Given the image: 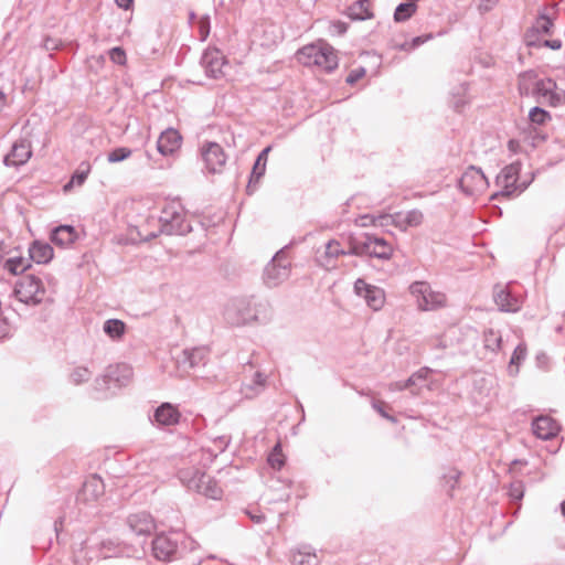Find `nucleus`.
Wrapping results in <instances>:
<instances>
[{"label": "nucleus", "instance_id": "cd10ccee", "mask_svg": "<svg viewBox=\"0 0 565 565\" xmlns=\"http://www.w3.org/2000/svg\"><path fill=\"white\" fill-rule=\"evenodd\" d=\"M77 237V232L71 225H60L51 233L52 243L61 247L75 243Z\"/></svg>", "mask_w": 565, "mask_h": 565}, {"label": "nucleus", "instance_id": "6ab92c4d", "mask_svg": "<svg viewBox=\"0 0 565 565\" xmlns=\"http://www.w3.org/2000/svg\"><path fill=\"white\" fill-rule=\"evenodd\" d=\"M558 423L547 415L537 416L532 422L533 434L543 440H548L557 436L559 433Z\"/></svg>", "mask_w": 565, "mask_h": 565}, {"label": "nucleus", "instance_id": "aec40b11", "mask_svg": "<svg viewBox=\"0 0 565 565\" xmlns=\"http://www.w3.org/2000/svg\"><path fill=\"white\" fill-rule=\"evenodd\" d=\"M366 249H317L315 259L318 266L326 270H331L337 267V259L340 255H360L361 252Z\"/></svg>", "mask_w": 565, "mask_h": 565}, {"label": "nucleus", "instance_id": "393cba45", "mask_svg": "<svg viewBox=\"0 0 565 565\" xmlns=\"http://www.w3.org/2000/svg\"><path fill=\"white\" fill-rule=\"evenodd\" d=\"M105 493V484L103 479L93 475L83 483L79 495L85 501H95Z\"/></svg>", "mask_w": 565, "mask_h": 565}, {"label": "nucleus", "instance_id": "5701e85b", "mask_svg": "<svg viewBox=\"0 0 565 565\" xmlns=\"http://www.w3.org/2000/svg\"><path fill=\"white\" fill-rule=\"evenodd\" d=\"M31 154L29 142L20 140L13 143L11 151L4 157V163L8 167L22 166L30 159Z\"/></svg>", "mask_w": 565, "mask_h": 565}, {"label": "nucleus", "instance_id": "a878e982", "mask_svg": "<svg viewBox=\"0 0 565 565\" xmlns=\"http://www.w3.org/2000/svg\"><path fill=\"white\" fill-rule=\"evenodd\" d=\"M182 355L181 363H188L190 367L194 369L205 365L210 351L205 347H196L183 350Z\"/></svg>", "mask_w": 565, "mask_h": 565}, {"label": "nucleus", "instance_id": "f8f14e48", "mask_svg": "<svg viewBox=\"0 0 565 565\" xmlns=\"http://www.w3.org/2000/svg\"><path fill=\"white\" fill-rule=\"evenodd\" d=\"M513 281L508 284H495L492 290V297L498 309L502 312H516L522 307L521 297L514 295L511 290Z\"/></svg>", "mask_w": 565, "mask_h": 565}, {"label": "nucleus", "instance_id": "58836bf2", "mask_svg": "<svg viewBox=\"0 0 565 565\" xmlns=\"http://www.w3.org/2000/svg\"><path fill=\"white\" fill-rule=\"evenodd\" d=\"M551 119H552L551 114L539 106L531 108V110L529 113V120L533 125L542 126V125L546 124L547 121H550Z\"/></svg>", "mask_w": 565, "mask_h": 565}, {"label": "nucleus", "instance_id": "7ed1b4c3", "mask_svg": "<svg viewBox=\"0 0 565 565\" xmlns=\"http://www.w3.org/2000/svg\"><path fill=\"white\" fill-rule=\"evenodd\" d=\"M297 58L305 66H317L327 73L338 67L333 47L323 42L305 45L297 52Z\"/></svg>", "mask_w": 565, "mask_h": 565}, {"label": "nucleus", "instance_id": "09e8293b", "mask_svg": "<svg viewBox=\"0 0 565 565\" xmlns=\"http://www.w3.org/2000/svg\"><path fill=\"white\" fill-rule=\"evenodd\" d=\"M393 218H394V228H397L401 232H405L408 228L404 212L394 213Z\"/></svg>", "mask_w": 565, "mask_h": 565}, {"label": "nucleus", "instance_id": "c03bdc74", "mask_svg": "<svg viewBox=\"0 0 565 565\" xmlns=\"http://www.w3.org/2000/svg\"><path fill=\"white\" fill-rule=\"evenodd\" d=\"M408 227L418 226L423 222V213L419 210L404 212Z\"/></svg>", "mask_w": 565, "mask_h": 565}, {"label": "nucleus", "instance_id": "6e6552de", "mask_svg": "<svg viewBox=\"0 0 565 565\" xmlns=\"http://www.w3.org/2000/svg\"><path fill=\"white\" fill-rule=\"evenodd\" d=\"M14 295L19 301L35 306L44 300L45 289L39 277L26 275L17 281Z\"/></svg>", "mask_w": 565, "mask_h": 565}, {"label": "nucleus", "instance_id": "bb28decb", "mask_svg": "<svg viewBox=\"0 0 565 565\" xmlns=\"http://www.w3.org/2000/svg\"><path fill=\"white\" fill-rule=\"evenodd\" d=\"M382 245L387 246L391 245L383 236L379 235L375 232H363L353 236L350 241L349 247H370L371 245Z\"/></svg>", "mask_w": 565, "mask_h": 565}, {"label": "nucleus", "instance_id": "4468645a", "mask_svg": "<svg viewBox=\"0 0 565 565\" xmlns=\"http://www.w3.org/2000/svg\"><path fill=\"white\" fill-rule=\"evenodd\" d=\"M354 291L359 297H362L366 305L374 311L382 309L385 303L384 290L377 286L367 284L362 278L355 280Z\"/></svg>", "mask_w": 565, "mask_h": 565}, {"label": "nucleus", "instance_id": "7c9ffc66", "mask_svg": "<svg viewBox=\"0 0 565 565\" xmlns=\"http://www.w3.org/2000/svg\"><path fill=\"white\" fill-rule=\"evenodd\" d=\"M291 562L294 565H319L318 555L311 551L310 546H303L292 553Z\"/></svg>", "mask_w": 565, "mask_h": 565}, {"label": "nucleus", "instance_id": "dca6fc26", "mask_svg": "<svg viewBox=\"0 0 565 565\" xmlns=\"http://www.w3.org/2000/svg\"><path fill=\"white\" fill-rule=\"evenodd\" d=\"M99 553L104 558L131 557L138 553V548L135 544L126 543L117 539H108L100 543Z\"/></svg>", "mask_w": 565, "mask_h": 565}, {"label": "nucleus", "instance_id": "4be33fe9", "mask_svg": "<svg viewBox=\"0 0 565 565\" xmlns=\"http://www.w3.org/2000/svg\"><path fill=\"white\" fill-rule=\"evenodd\" d=\"M201 64L205 74L212 78H220L223 75L224 57L217 50L205 51L201 57Z\"/></svg>", "mask_w": 565, "mask_h": 565}, {"label": "nucleus", "instance_id": "6e6d98bb", "mask_svg": "<svg viewBox=\"0 0 565 565\" xmlns=\"http://www.w3.org/2000/svg\"><path fill=\"white\" fill-rule=\"evenodd\" d=\"M548 47L552 50H559L562 47V41L561 40H542L541 47Z\"/></svg>", "mask_w": 565, "mask_h": 565}, {"label": "nucleus", "instance_id": "de8ad7c7", "mask_svg": "<svg viewBox=\"0 0 565 565\" xmlns=\"http://www.w3.org/2000/svg\"><path fill=\"white\" fill-rule=\"evenodd\" d=\"M365 73H366V71L364 67H358V68L352 70L347 77V83L350 85L355 84L356 82H359L361 78H363L365 76Z\"/></svg>", "mask_w": 565, "mask_h": 565}, {"label": "nucleus", "instance_id": "37998d69", "mask_svg": "<svg viewBox=\"0 0 565 565\" xmlns=\"http://www.w3.org/2000/svg\"><path fill=\"white\" fill-rule=\"evenodd\" d=\"M461 472L455 468L449 469V471L445 475H443V480L445 484L448 487V493L451 494V491L455 490L457 487L459 479H460Z\"/></svg>", "mask_w": 565, "mask_h": 565}, {"label": "nucleus", "instance_id": "4c0bfd02", "mask_svg": "<svg viewBox=\"0 0 565 565\" xmlns=\"http://www.w3.org/2000/svg\"><path fill=\"white\" fill-rule=\"evenodd\" d=\"M28 257L31 262H35L36 264H46L54 256V249H26Z\"/></svg>", "mask_w": 565, "mask_h": 565}, {"label": "nucleus", "instance_id": "052dcab7", "mask_svg": "<svg viewBox=\"0 0 565 565\" xmlns=\"http://www.w3.org/2000/svg\"><path fill=\"white\" fill-rule=\"evenodd\" d=\"M253 382H254V384H255L258 388L264 387L265 382H266V376H265L263 373H260V372H256V373L254 374Z\"/></svg>", "mask_w": 565, "mask_h": 565}, {"label": "nucleus", "instance_id": "680f3d73", "mask_svg": "<svg viewBox=\"0 0 565 565\" xmlns=\"http://www.w3.org/2000/svg\"><path fill=\"white\" fill-rule=\"evenodd\" d=\"M268 462L271 467L280 469L284 466V460L276 457L275 454H270L268 457Z\"/></svg>", "mask_w": 565, "mask_h": 565}, {"label": "nucleus", "instance_id": "c85d7f7f", "mask_svg": "<svg viewBox=\"0 0 565 565\" xmlns=\"http://www.w3.org/2000/svg\"><path fill=\"white\" fill-rule=\"evenodd\" d=\"M519 171L520 166L512 163L503 168L502 171L498 174L497 182L507 190V193H511L516 189L515 183L518 180Z\"/></svg>", "mask_w": 565, "mask_h": 565}, {"label": "nucleus", "instance_id": "473e14b6", "mask_svg": "<svg viewBox=\"0 0 565 565\" xmlns=\"http://www.w3.org/2000/svg\"><path fill=\"white\" fill-rule=\"evenodd\" d=\"M30 267V258L24 256H13L4 263V268L12 275L23 274Z\"/></svg>", "mask_w": 565, "mask_h": 565}, {"label": "nucleus", "instance_id": "5fc2aeb1", "mask_svg": "<svg viewBox=\"0 0 565 565\" xmlns=\"http://www.w3.org/2000/svg\"><path fill=\"white\" fill-rule=\"evenodd\" d=\"M373 408L384 418L388 419L392 423H396V418L388 413H386L380 402L373 403Z\"/></svg>", "mask_w": 565, "mask_h": 565}, {"label": "nucleus", "instance_id": "a18cd8bd", "mask_svg": "<svg viewBox=\"0 0 565 565\" xmlns=\"http://www.w3.org/2000/svg\"><path fill=\"white\" fill-rule=\"evenodd\" d=\"M430 38H431L430 34L416 36L411 42L403 43L399 46V50L412 51V50L418 47L419 45L424 44L425 42H427Z\"/></svg>", "mask_w": 565, "mask_h": 565}, {"label": "nucleus", "instance_id": "0e129e2a", "mask_svg": "<svg viewBox=\"0 0 565 565\" xmlns=\"http://www.w3.org/2000/svg\"><path fill=\"white\" fill-rule=\"evenodd\" d=\"M44 47H45L46 50H56V49L58 47V43H57V41H56V40H54V39H46V40L44 41Z\"/></svg>", "mask_w": 565, "mask_h": 565}, {"label": "nucleus", "instance_id": "ea45409f", "mask_svg": "<svg viewBox=\"0 0 565 565\" xmlns=\"http://www.w3.org/2000/svg\"><path fill=\"white\" fill-rule=\"evenodd\" d=\"M524 489L523 481L514 479L509 486L508 495L512 501H521L524 497Z\"/></svg>", "mask_w": 565, "mask_h": 565}, {"label": "nucleus", "instance_id": "9d476101", "mask_svg": "<svg viewBox=\"0 0 565 565\" xmlns=\"http://www.w3.org/2000/svg\"><path fill=\"white\" fill-rule=\"evenodd\" d=\"M489 186L488 179L480 168L470 166L459 179V188L470 196L483 193Z\"/></svg>", "mask_w": 565, "mask_h": 565}, {"label": "nucleus", "instance_id": "8fccbe9b", "mask_svg": "<svg viewBox=\"0 0 565 565\" xmlns=\"http://www.w3.org/2000/svg\"><path fill=\"white\" fill-rule=\"evenodd\" d=\"M110 58L117 64H124L126 62V53L120 47H114L110 51Z\"/></svg>", "mask_w": 565, "mask_h": 565}, {"label": "nucleus", "instance_id": "c9c22d12", "mask_svg": "<svg viewBox=\"0 0 565 565\" xmlns=\"http://www.w3.org/2000/svg\"><path fill=\"white\" fill-rule=\"evenodd\" d=\"M417 6L414 2H403L399 3L394 12V20L396 22H404L413 17L416 12Z\"/></svg>", "mask_w": 565, "mask_h": 565}, {"label": "nucleus", "instance_id": "603ef678", "mask_svg": "<svg viewBox=\"0 0 565 565\" xmlns=\"http://www.w3.org/2000/svg\"><path fill=\"white\" fill-rule=\"evenodd\" d=\"M246 514L256 524H262L266 519L265 514L258 510H255V511L246 510Z\"/></svg>", "mask_w": 565, "mask_h": 565}, {"label": "nucleus", "instance_id": "2eb2a0df", "mask_svg": "<svg viewBox=\"0 0 565 565\" xmlns=\"http://www.w3.org/2000/svg\"><path fill=\"white\" fill-rule=\"evenodd\" d=\"M126 523L130 532L138 537H148L156 530V522L152 515L146 511L128 515Z\"/></svg>", "mask_w": 565, "mask_h": 565}, {"label": "nucleus", "instance_id": "1a4fd4ad", "mask_svg": "<svg viewBox=\"0 0 565 565\" xmlns=\"http://www.w3.org/2000/svg\"><path fill=\"white\" fill-rule=\"evenodd\" d=\"M132 377V369L126 364L120 363L107 367L105 374L95 380V388L98 391L109 390L114 387L126 386Z\"/></svg>", "mask_w": 565, "mask_h": 565}, {"label": "nucleus", "instance_id": "0eeeda50", "mask_svg": "<svg viewBox=\"0 0 565 565\" xmlns=\"http://www.w3.org/2000/svg\"><path fill=\"white\" fill-rule=\"evenodd\" d=\"M408 290L420 311L436 310L446 303L445 294L433 290L427 281H414Z\"/></svg>", "mask_w": 565, "mask_h": 565}, {"label": "nucleus", "instance_id": "ddd939ff", "mask_svg": "<svg viewBox=\"0 0 565 565\" xmlns=\"http://www.w3.org/2000/svg\"><path fill=\"white\" fill-rule=\"evenodd\" d=\"M554 29L553 20L545 13H541L532 26L524 34V43L529 47H541L543 36L552 35Z\"/></svg>", "mask_w": 565, "mask_h": 565}, {"label": "nucleus", "instance_id": "69168bd1", "mask_svg": "<svg viewBox=\"0 0 565 565\" xmlns=\"http://www.w3.org/2000/svg\"><path fill=\"white\" fill-rule=\"evenodd\" d=\"M417 384L416 375L412 374L407 380L403 381V386L411 388Z\"/></svg>", "mask_w": 565, "mask_h": 565}, {"label": "nucleus", "instance_id": "f03ea898", "mask_svg": "<svg viewBox=\"0 0 565 565\" xmlns=\"http://www.w3.org/2000/svg\"><path fill=\"white\" fill-rule=\"evenodd\" d=\"M253 297H237L228 301L224 310L225 320L232 326H244L250 322L266 323L270 320L271 309L268 301H260L264 309L262 316L253 312Z\"/></svg>", "mask_w": 565, "mask_h": 565}, {"label": "nucleus", "instance_id": "f257e3e1", "mask_svg": "<svg viewBox=\"0 0 565 565\" xmlns=\"http://www.w3.org/2000/svg\"><path fill=\"white\" fill-rule=\"evenodd\" d=\"M518 90L521 96L533 97L537 103H547L553 107L565 103V90L558 89L554 79L540 77L534 70L518 75Z\"/></svg>", "mask_w": 565, "mask_h": 565}, {"label": "nucleus", "instance_id": "13d9d810", "mask_svg": "<svg viewBox=\"0 0 565 565\" xmlns=\"http://www.w3.org/2000/svg\"><path fill=\"white\" fill-rule=\"evenodd\" d=\"M394 249H383L381 253H376L375 250L373 253H370L371 257H377L380 259H390L393 255Z\"/></svg>", "mask_w": 565, "mask_h": 565}, {"label": "nucleus", "instance_id": "2f4dec72", "mask_svg": "<svg viewBox=\"0 0 565 565\" xmlns=\"http://www.w3.org/2000/svg\"><path fill=\"white\" fill-rule=\"evenodd\" d=\"M348 14L352 20H366L372 18L371 2L369 0H358L348 9Z\"/></svg>", "mask_w": 565, "mask_h": 565}, {"label": "nucleus", "instance_id": "f704fd0d", "mask_svg": "<svg viewBox=\"0 0 565 565\" xmlns=\"http://www.w3.org/2000/svg\"><path fill=\"white\" fill-rule=\"evenodd\" d=\"M502 337L499 331L488 329L483 332V343L487 350L497 352L501 348Z\"/></svg>", "mask_w": 565, "mask_h": 565}, {"label": "nucleus", "instance_id": "20e7f679", "mask_svg": "<svg viewBox=\"0 0 565 565\" xmlns=\"http://www.w3.org/2000/svg\"><path fill=\"white\" fill-rule=\"evenodd\" d=\"M160 228L168 235H185L192 228L186 220L185 210L179 200H171L164 203L161 209Z\"/></svg>", "mask_w": 565, "mask_h": 565}, {"label": "nucleus", "instance_id": "a211bd4d", "mask_svg": "<svg viewBox=\"0 0 565 565\" xmlns=\"http://www.w3.org/2000/svg\"><path fill=\"white\" fill-rule=\"evenodd\" d=\"M181 416L182 415L177 406L164 402L154 409L150 419L153 424H157L160 427H166L178 425L180 423Z\"/></svg>", "mask_w": 565, "mask_h": 565}, {"label": "nucleus", "instance_id": "864d4df0", "mask_svg": "<svg viewBox=\"0 0 565 565\" xmlns=\"http://www.w3.org/2000/svg\"><path fill=\"white\" fill-rule=\"evenodd\" d=\"M214 443L217 446V448L220 449V451H224L231 443V437L223 435V436L215 438Z\"/></svg>", "mask_w": 565, "mask_h": 565}, {"label": "nucleus", "instance_id": "39448f33", "mask_svg": "<svg viewBox=\"0 0 565 565\" xmlns=\"http://www.w3.org/2000/svg\"><path fill=\"white\" fill-rule=\"evenodd\" d=\"M180 480L189 490L195 491L207 499L220 500L223 495V490L217 481L199 469L181 470Z\"/></svg>", "mask_w": 565, "mask_h": 565}, {"label": "nucleus", "instance_id": "338daca9", "mask_svg": "<svg viewBox=\"0 0 565 565\" xmlns=\"http://www.w3.org/2000/svg\"><path fill=\"white\" fill-rule=\"evenodd\" d=\"M260 301H262V300L257 301V300L255 299V297H253V306H252V308H253V312H256V313H257V315H259V316H262V315H263V312H264V309H263V308H260V307L258 306Z\"/></svg>", "mask_w": 565, "mask_h": 565}, {"label": "nucleus", "instance_id": "e2e57ef3", "mask_svg": "<svg viewBox=\"0 0 565 565\" xmlns=\"http://www.w3.org/2000/svg\"><path fill=\"white\" fill-rule=\"evenodd\" d=\"M269 151H270V147H266L265 149H263L260 151V153L258 154L256 161L257 162H264L266 164Z\"/></svg>", "mask_w": 565, "mask_h": 565}, {"label": "nucleus", "instance_id": "4d7b16f0", "mask_svg": "<svg viewBox=\"0 0 565 565\" xmlns=\"http://www.w3.org/2000/svg\"><path fill=\"white\" fill-rule=\"evenodd\" d=\"M527 461L524 459H514L509 468V472L514 477L518 473L519 466H526Z\"/></svg>", "mask_w": 565, "mask_h": 565}, {"label": "nucleus", "instance_id": "bf43d9fd", "mask_svg": "<svg viewBox=\"0 0 565 565\" xmlns=\"http://www.w3.org/2000/svg\"><path fill=\"white\" fill-rule=\"evenodd\" d=\"M10 333V326L9 323L3 320V319H0V340L7 338Z\"/></svg>", "mask_w": 565, "mask_h": 565}, {"label": "nucleus", "instance_id": "72a5a7b5", "mask_svg": "<svg viewBox=\"0 0 565 565\" xmlns=\"http://www.w3.org/2000/svg\"><path fill=\"white\" fill-rule=\"evenodd\" d=\"M90 164L87 161L82 162L75 173L73 174L71 181L64 185V190L67 191L73 186V184L82 185L87 179L90 172Z\"/></svg>", "mask_w": 565, "mask_h": 565}, {"label": "nucleus", "instance_id": "423d86ee", "mask_svg": "<svg viewBox=\"0 0 565 565\" xmlns=\"http://www.w3.org/2000/svg\"><path fill=\"white\" fill-rule=\"evenodd\" d=\"M290 271L291 259L288 249H277L264 268L263 281L269 288L277 287L288 279Z\"/></svg>", "mask_w": 565, "mask_h": 565}, {"label": "nucleus", "instance_id": "b1692460", "mask_svg": "<svg viewBox=\"0 0 565 565\" xmlns=\"http://www.w3.org/2000/svg\"><path fill=\"white\" fill-rule=\"evenodd\" d=\"M360 226H372L374 230L382 228L388 234H393L394 218L393 214H365L361 215L358 221Z\"/></svg>", "mask_w": 565, "mask_h": 565}, {"label": "nucleus", "instance_id": "c756f323", "mask_svg": "<svg viewBox=\"0 0 565 565\" xmlns=\"http://www.w3.org/2000/svg\"><path fill=\"white\" fill-rule=\"evenodd\" d=\"M127 330L126 323L120 319H107L104 322L103 331L114 341H119L124 338Z\"/></svg>", "mask_w": 565, "mask_h": 565}, {"label": "nucleus", "instance_id": "f3484780", "mask_svg": "<svg viewBox=\"0 0 565 565\" xmlns=\"http://www.w3.org/2000/svg\"><path fill=\"white\" fill-rule=\"evenodd\" d=\"M202 157L206 169L212 173L222 172L227 159L223 148L216 142H207L202 148Z\"/></svg>", "mask_w": 565, "mask_h": 565}, {"label": "nucleus", "instance_id": "79ce46f5", "mask_svg": "<svg viewBox=\"0 0 565 565\" xmlns=\"http://www.w3.org/2000/svg\"><path fill=\"white\" fill-rule=\"evenodd\" d=\"M92 376V372L85 366H77L73 370L70 377L75 385L87 382Z\"/></svg>", "mask_w": 565, "mask_h": 565}, {"label": "nucleus", "instance_id": "a19ab883", "mask_svg": "<svg viewBox=\"0 0 565 565\" xmlns=\"http://www.w3.org/2000/svg\"><path fill=\"white\" fill-rule=\"evenodd\" d=\"M131 149L127 147H119L111 150L107 156V161L109 163H117L128 159L131 156Z\"/></svg>", "mask_w": 565, "mask_h": 565}, {"label": "nucleus", "instance_id": "9b49d317", "mask_svg": "<svg viewBox=\"0 0 565 565\" xmlns=\"http://www.w3.org/2000/svg\"><path fill=\"white\" fill-rule=\"evenodd\" d=\"M179 534H159L152 541V554L158 561L171 562L179 552Z\"/></svg>", "mask_w": 565, "mask_h": 565}, {"label": "nucleus", "instance_id": "412c9836", "mask_svg": "<svg viewBox=\"0 0 565 565\" xmlns=\"http://www.w3.org/2000/svg\"><path fill=\"white\" fill-rule=\"evenodd\" d=\"M182 137L180 132L174 128H168L159 136L157 141V150L162 156H170L180 149Z\"/></svg>", "mask_w": 565, "mask_h": 565}, {"label": "nucleus", "instance_id": "3c124183", "mask_svg": "<svg viewBox=\"0 0 565 565\" xmlns=\"http://www.w3.org/2000/svg\"><path fill=\"white\" fill-rule=\"evenodd\" d=\"M199 29H200L201 39L205 40L210 33V20L207 17L202 18L200 20Z\"/></svg>", "mask_w": 565, "mask_h": 565}, {"label": "nucleus", "instance_id": "774afa93", "mask_svg": "<svg viewBox=\"0 0 565 565\" xmlns=\"http://www.w3.org/2000/svg\"><path fill=\"white\" fill-rule=\"evenodd\" d=\"M426 374H427V370L426 369H420L419 371L414 373V375H416V380L417 381H425L426 380Z\"/></svg>", "mask_w": 565, "mask_h": 565}, {"label": "nucleus", "instance_id": "e433bc0d", "mask_svg": "<svg viewBox=\"0 0 565 565\" xmlns=\"http://www.w3.org/2000/svg\"><path fill=\"white\" fill-rule=\"evenodd\" d=\"M265 171H266V164L264 162L255 161L252 173H250V178H249V181L247 184V192L249 194L256 190L260 178L265 174Z\"/></svg>", "mask_w": 565, "mask_h": 565}, {"label": "nucleus", "instance_id": "49530a36", "mask_svg": "<svg viewBox=\"0 0 565 565\" xmlns=\"http://www.w3.org/2000/svg\"><path fill=\"white\" fill-rule=\"evenodd\" d=\"M526 358V347L524 344H519L511 356L510 365L512 364H519L520 362L524 361Z\"/></svg>", "mask_w": 565, "mask_h": 565}]
</instances>
